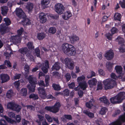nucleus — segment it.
I'll list each match as a JSON object with an SVG mask.
<instances>
[{
	"label": "nucleus",
	"mask_w": 125,
	"mask_h": 125,
	"mask_svg": "<svg viewBox=\"0 0 125 125\" xmlns=\"http://www.w3.org/2000/svg\"><path fill=\"white\" fill-rule=\"evenodd\" d=\"M62 50L64 53L69 56L75 55L76 54V49L72 45L67 43H64L62 46Z\"/></svg>",
	"instance_id": "nucleus-1"
},
{
	"label": "nucleus",
	"mask_w": 125,
	"mask_h": 125,
	"mask_svg": "<svg viewBox=\"0 0 125 125\" xmlns=\"http://www.w3.org/2000/svg\"><path fill=\"white\" fill-rule=\"evenodd\" d=\"M125 99V93L120 92L115 96L111 97L110 99L111 103L112 104H118L122 103Z\"/></svg>",
	"instance_id": "nucleus-2"
},
{
	"label": "nucleus",
	"mask_w": 125,
	"mask_h": 125,
	"mask_svg": "<svg viewBox=\"0 0 125 125\" xmlns=\"http://www.w3.org/2000/svg\"><path fill=\"white\" fill-rule=\"evenodd\" d=\"M103 83L104 85V88L106 90L111 89L117 86L116 81L111 78L104 80Z\"/></svg>",
	"instance_id": "nucleus-3"
},
{
	"label": "nucleus",
	"mask_w": 125,
	"mask_h": 125,
	"mask_svg": "<svg viewBox=\"0 0 125 125\" xmlns=\"http://www.w3.org/2000/svg\"><path fill=\"white\" fill-rule=\"evenodd\" d=\"M38 84L40 86H42L43 87V88L39 87L38 88V93L40 96L41 95L42 96V97L43 98H45L46 97L47 94L44 88L46 86V85L44 84V82L43 80H41L40 82Z\"/></svg>",
	"instance_id": "nucleus-4"
},
{
	"label": "nucleus",
	"mask_w": 125,
	"mask_h": 125,
	"mask_svg": "<svg viewBox=\"0 0 125 125\" xmlns=\"http://www.w3.org/2000/svg\"><path fill=\"white\" fill-rule=\"evenodd\" d=\"M61 106L60 103L59 102L56 103L52 107L46 106L45 109L47 111L56 113L59 111L60 107Z\"/></svg>",
	"instance_id": "nucleus-5"
},
{
	"label": "nucleus",
	"mask_w": 125,
	"mask_h": 125,
	"mask_svg": "<svg viewBox=\"0 0 125 125\" xmlns=\"http://www.w3.org/2000/svg\"><path fill=\"white\" fill-rule=\"evenodd\" d=\"M7 107L8 109H11L17 113L20 111L21 108L20 105L13 102H10L8 103L7 105Z\"/></svg>",
	"instance_id": "nucleus-6"
},
{
	"label": "nucleus",
	"mask_w": 125,
	"mask_h": 125,
	"mask_svg": "<svg viewBox=\"0 0 125 125\" xmlns=\"http://www.w3.org/2000/svg\"><path fill=\"white\" fill-rule=\"evenodd\" d=\"M55 11L59 15L62 14L65 10L64 7L63 5L60 3L55 5Z\"/></svg>",
	"instance_id": "nucleus-7"
},
{
	"label": "nucleus",
	"mask_w": 125,
	"mask_h": 125,
	"mask_svg": "<svg viewBox=\"0 0 125 125\" xmlns=\"http://www.w3.org/2000/svg\"><path fill=\"white\" fill-rule=\"evenodd\" d=\"M125 122V113L124 115L120 116L118 119L115 121L111 123V125H121L122 123Z\"/></svg>",
	"instance_id": "nucleus-8"
},
{
	"label": "nucleus",
	"mask_w": 125,
	"mask_h": 125,
	"mask_svg": "<svg viewBox=\"0 0 125 125\" xmlns=\"http://www.w3.org/2000/svg\"><path fill=\"white\" fill-rule=\"evenodd\" d=\"M9 30L8 26H5V24H1L0 25V37L7 33Z\"/></svg>",
	"instance_id": "nucleus-9"
},
{
	"label": "nucleus",
	"mask_w": 125,
	"mask_h": 125,
	"mask_svg": "<svg viewBox=\"0 0 125 125\" xmlns=\"http://www.w3.org/2000/svg\"><path fill=\"white\" fill-rule=\"evenodd\" d=\"M16 15L20 18H24L26 15L22 10L19 8H17L16 10Z\"/></svg>",
	"instance_id": "nucleus-10"
},
{
	"label": "nucleus",
	"mask_w": 125,
	"mask_h": 125,
	"mask_svg": "<svg viewBox=\"0 0 125 125\" xmlns=\"http://www.w3.org/2000/svg\"><path fill=\"white\" fill-rule=\"evenodd\" d=\"M65 64L67 67L70 69L73 70L74 66V62H71L70 59L68 58H66L64 59Z\"/></svg>",
	"instance_id": "nucleus-11"
},
{
	"label": "nucleus",
	"mask_w": 125,
	"mask_h": 125,
	"mask_svg": "<svg viewBox=\"0 0 125 125\" xmlns=\"http://www.w3.org/2000/svg\"><path fill=\"white\" fill-rule=\"evenodd\" d=\"M114 53L112 50L107 51L104 54V56L107 60H110L112 59L114 57Z\"/></svg>",
	"instance_id": "nucleus-12"
},
{
	"label": "nucleus",
	"mask_w": 125,
	"mask_h": 125,
	"mask_svg": "<svg viewBox=\"0 0 125 125\" xmlns=\"http://www.w3.org/2000/svg\"><path fill=\"white\" fill-rule=\"evenodd\" d=\"M0 78L2 83L8 82L10 79L9 76L7 74L2 73L0 75Z\"/></svg>",
	"instance_id": "nucleus-13"
},
{
	"label": "nucleus",
	"mask_w": 125,
	"mask_h": 125,
	"mask_svg": "<svg viewBox=\"0 0 125 125\" xmlns=\"http://www.w3.org/2000/svg\"><path fill=\"white\" fill-rule=\"evenodd\" d=\"M29 82L31 85H35L37 84V80L35 77L29 75L28 78Z\"/></svg>",
	"instance_id": "nucleus-14"
},
{
	"label": "nucleus",
	"mask_w": 125,
	"mask_h": 125,
	"mask_svg": "<svg viewBox=\"0 0 125 125\" xmlns=\"http://www.w3.org/2000/svg\"><path fill=\"white\" fill-rule=\"evenodd\" d=\"M11 39L13 42L18 43L21 42V38L20 36L18 35L11 36Z\"/></svg>",
	"instance_id": "nucleus-15"
},
{
	"label": "nucleus",
	"mask_w": 125,
	"mask_h": 125,
	"mask_svg": "<svg viewBox=\"0 0 125 125\" xmlns=\"http://www.w3.org/2000/svg\"><path fill=\"white\" fill-rule=\"evenodd\" d=\"M46 15L45 13L41 12L39 14V17L41 22L42 23H44L46 21Z\"/></svg>",
	"instance_id": "nucleus-16"
},
{
	"label": "nucleus",
	"mask_w": 125,
	"mask_h": 125,
	"mask_svg": "<svg viewBox=\"0 0 125 125\" xmlns=\"http://www.w3.org/2000/svg\"><path fill=\"white\" fill-rule=\"evenodd\" d=\"M72 14L70 11H66L63 14L62 18L63 19L67 20L72 16Z\"/></svg>",
	"instance_id": "nucleus-17"
},
{
	"label": "nucleus",
	"mask_w": 125,
	"mask_h": 125,
	"mask_svg": "<svg viewBox=\"0 0 125 125\" xmlns=\"http://www.w3.org/2000/svg\"><path fill=\"white\" fill-rule=\"evenodd\" d=\"M61 66L60 63L58 62H55L52 68V71H58L61 68Z\"/></svg>",
	"instance_id": "nucleus-18"
},
{
	"label": "nucleus",
	"mask_w": 125,
	"mask_h": 125,
	"mask_svg": "<svg viewBox=\"0 0 125 125\" xmlns=\"http://www.w3.org/2000/svg\"><path fill=\"white\" fill-rule=\"evenodd\" d=\"M71 43L73 44L79 40L78 37L75 35L71 36L69 37Z\"/></svg>",
	"instance_id": "nucleus-19"
},
{
	"label": "nucleus",
	"mask_w": 125,
	"mask_h": 125,
	"mask_svg": "<svg viewBox=\"0 0 125 125\" xmlns=\"http://www.w3.org/2000/svg\"><path fill=\"white\" fill-rule=\"evenodd\" d=\"M115 69L117 73L121 74L123 72V68L121 65H117L115 67Z\"/></svg>",
	"instance_id": "nucleus-20"
},
{
	"label": "nucleus",
	"mask_w": 125,
	"mask_h": 125,
	"mask_svg": "<svg viewBox=\"0 0 125 125\" xmlns=\"http://www.w3.org/2000/svg\"><path fill=\"white\" fill-rule=\"evenodd\" d=\"M26 17L27 16L25 17L24 18H22L23 20L22 21V22L24 26L29 25L31 24L30 20L28 18H27Z\"/></svg>",
	"instance_id": "nucleus-21"
},
{
	"label": "nucleus",
	"mask_w": 125,
	"mask_h": 125,
	"mask_svg": "<svg viewBox=\"0 0 125 125\" xmlns=\"http://www.w3.org/2000/svg\"><path fill=\"white\" fill-rule=\"evenodd\" d=\"M8 9L6 6H3L1 7V13L3 16H6L7 13Z\"/></svg>",
	"instance_id": "nucleus-22"
},
{
	"label": "nucleus",
	"mask_w": 125,
	"mask_h": 125,
	"mask_svg": "<svg viewBox=\"0 0 125 125\" xmlns=\"http://www.w3.org/2000/svg\"><path fill=\"white\" fill-rule=\"evenodd\" d=\"M20 93L21 96L26 97L27 95V88H22L20 90Z\"/></svg>",
	"instance_id": "nucleus-23"
},
{
	"label": "nucleus",
	"mask_w": 125,
	"mask_h": 125,
	"mask_svg": "<svg viewBox=\"0 0 125 125\" xmlns=\"http://www.w3.org/2000/svg\"><path fill=\"white\" fill-rule=\"evenodd\" d=\"M114 64L113 62H111L110 61L106 62V67L108 71H110L112 70Z\"/></svg>",
	"instance_id": "nucleus-24"
},
{
	"label": "nucleus",
	"mask_w": 125,
	"mask_h": 125,
	"mask_svg": "<svg viewBox=\"0 0 125 125\" xmlns=\"http://www.w3.org/2000/svg\"><path fill=\"white\" fill-rule=\"evenodd\" d=\"M81 89L84 90L86 88L87 85L85 81H83L79 83V85Z\"/></svg>",
	"instance_id": "nucleus-25"
},
{
	"label": "nucleus",
	"mask_w": 125,
	"mask_h": 125,
	"mask_svg": "<svg viewBox=\"0 0 125 125\" xmlns=\"http://www.w3.org/2000/svg\"><path fill=\"white\" fill-rule=\"evenodd\" d=\"M33 7V5L32 3H29L27 4L26 8V9L28 10L29 13H31Z\"/></svg>",
	"instance_id": "nucleus-26"
},
{
	"label": "nucleus",
	"mask_w": 125,
	"mask_h": 125,
	"mask_svg": "<svg viewBox=\"0 0 125 125\" xmlns=\"http://www.w3.org/2000/svg\"><path fill=\"white\" fill-rule=\"evenodd\" d=\"M97 81L95 78H93L92 79L89 80L88 83L90 85L94 86L96 85Z\"/></svg>",
	"instance_id": "nucleus-27"
},
{
	"label": "nucleus",
	"mask_w": 125,
	"mask_h": 125,
	"mask_svg": "<svg viewBox=\"0 0 125 125\" xmlns=\"http://www.w3.org/2000/svg\"><path fill=\"white\" fill-rule=\"evenodd\" d=\"M83 113L90 118H92L94 117V114L93 113L87 110H83Z\"/></svg>",
	"instance_id": "nucleus-28"
},
{
	"label": "nucleus",
	"mask_w": 125,
	"mask_h": 125,
	"mask_svg": "<svg viewBox=\"0 0 125 125\" xmlns=\"http://www.w3.org/2000/svg\"><path fill=\"white\" fill-rule=\"evenodd\" d=\"M100 100L102 102L106 104H109V103L107 98L105 96H103L102 97L100 98Z\"/></svg>",
	"instance_id": "nucleus-29"
},
{
	"label": "nucleus",
	"mask_w": 125,
	"mask_h": 125,
	"mask_svg": "<svg viewBox=\"0 0 125 125\" xmlns=\"http://www.w3.org/2000/svg\"><path fill=\"white\" fill-rule=\"evenodd\" d=\"M121 15L118 13H116L114 16V19L115 20H118L119 21H121Z\"/></svg>",
	"instance_id": "nucleus-30"
},
{
	"label": "nucleus",
	"mask_w": 125,
	"mask_h": 125,
	"mask_svg": "<svg viewBox=\"0 0 125 125\" xmlns=\"http://www.w3.org/2000/svg\"><path fill=\"white\" fill-rule=\"evenodd\" d=\"M14 93L13 90L11 89H10L8 91L6 94L7 97L10 99L14 95Z\"/></svg>",
	"instance_id": "nucleus-31"
},
{
	"label": "nucleus",
	"mask_w": 125,
	"mask_h": 125,
	"mask_svg": "<svg viewBox=\"0 0 125 125\" xmlns=\"http://www.w3.org/2000/svg\"><path fill=\"white\" fill-rule=\"evenodd\" d=\"M45 36V34L44 33H38L37 35V38L38 39L41 40L43 39Z\"/></svg>",
	"instance_id": "nucleus-32"
},
{
	"label": "nucleus",
	"mask_w": 125,
	"mask_h": 125,
	"mask_svg": "<svg viewBox=\"0 0 125 125\" xmlns=\"http://www.w3.org/2000/svg\"><path fill=\"white\" fill-rule=\"evenodd\" d=\"M28 51V49L26 47L20 48L19 50V52L22 54H26L27 53Z\"/></svg>",
	"instance_id": "nucleus-33"
},
{
	"label": "nucleus",
	"mask_w": 125,
	"mask_h": 125,
	"mask_svg": "<svg viewBox=\"0 0 125 125\" xmlns=\"http://www.w3.org/2000/svg\"><path fill=\"white\" fill-rule=\"evenodd\" d=\"M35 85H30V84L28 85L27 86V88L29 89L30 92H34L36 87Z\"/></svg>",
	"instance_id": "nucleus-34"
},
{
	"label": "nucleus",
	"mask_w": 125,
	"mask_h": 125,
	"mask_svg": "<svg viewBox=\"0 0 125 125\" xmlns=\"http://www.w3.org/2000/svg\"><path fill=\"white\" fill-rule=\"evenodd\" d=\"M52 86L53 88L55 90L58 91L61 90V86H60L59 84L53 83Z\"/></svg>",
	"instance_id": "nucleus-35"
},
{
	"label": "nucleus",
	"mask_w": 125,
	"mask_h": 125,
	"mask_svg": "<svg viewBox=\"0 0 125 125\" xmlns=\"http://www.w3.org/2000/svg\"><path fill=\"white\" fill-rule=\"evenodd\" d=\"M5 118L8 123L11 124H13L16 123V122L14 120L9 118L7 116H5Z\"/></svg>",
	"instance_id": "nucleus-36"
},
{
	"label": "nucleus",
	"mask_w": 125,
	"mask_h": 125,
	"mask_svg": "<svg viewBox=\"0 0 125 125\" xmlns=\"http://www.w3.org/2000/svg\"><path fill=\"white\" fill-rule=\"evenodd\" d=\"M4 21L5 23H2V24H5V26H8L10 25L11 23V22L10 20L8 18H5L4 19Z\"/></svg>",
	"instance_id": "nucleus-37"
},
{
	"label": "nucleus",
	"mask_w": 125,
	"mask_h": 125,
	"mask_svg": "<svg viewBox=\"0 0 125 125\" xmlns=\"http://www.w3.org/2000/svg\"><path fill=\"white\" fill-rule=\"evenodd\" d=\"M27 46L28 49L30 50L34 49V47L32 42H29L27 44Z\"/></svg>",
	"instance_id": "nucleus-38"
},
{
	"label": "nucleus",
	"mask_w": 125,
	"mask_h": 125,
	"mask_svg": "<svg viewBox=\"0 0 125 125\" xmlns=\"http://www.w3.org/2000/svg\"><path fill=\"white\" fill-rule=\"evenodd\" d=\"M85 79V76L82 75L81 76L78 77L77 79V80L79 83L80 82H82L83 81H85L84 80Z\"/></svg>",
	"instance_id": "nucleus-39"
},
{
	"label": "nucleus",
	"mask_w": 125,
	"mask_h": 125,
	"mask_svg": "<svg viewBox=\"0 0 125 125\" xmlns=\"http://www.w3.org/2000/svg\"><path fill=\"white\" fill-rule=\"evenodd\" d=\"M29 97L30 99H32L34 100H36L38 99V95L34 94H31L29 95Z\"/></svg>",
	"instance_id": "nucleus-40"
},
{
	"label": "nucleus",
	"mask_w": 125,
	"mask_h": 125,
	"mask_svg": "<svg viewBox=\"0 0 125 125\" xmlns=\"http://www.w3.org/2000/svg\"><path fill=\"white\" fill-rule=\"evenodd\" d=\"M34 51L35 55L36 56L40 58V50L39 47H38L36 48L34 50Z\"/></svg>",
	"instance_id": "nucleus-41"
},
{
	"label": "nucleus",
	"mask_w": 125,
	"mask_h": 125,
	"mask_svg": "<svg viewBox=\"0 0 125 125\" xmlns=\"http://www.w3.org/2000/svg\"><path fill=\"white\" fill-rule=\"evenodd\" d=\"M108 109L105 107H103L102 108L100 111V112L101 115H102L105 114L106 112Z\"/></svg>",
	"instance_id": "nucleus-42"
},
{
	"label": "nucleus",
	"mask_w": 125,
	"mask_h": 125,
	"mask_svg": "<svg viewBox=\"0 0 125 125\" xmlns=\"http://www.w3.org/2000/svg\"><path fill=\"white\" fill-rule=\"evenodd\" d=\"M24 69L25 71V74L28 75L29 73L30 69V67L28 65H26L25 66Z\"/></svg>",
	"instance_id": "nucleus-43"
},
{
	"label": "nucleus",
	"mask_w": 125,
	"mask_h": 125,
	"mask_svg": "<svg viewBox=\"0 0 125 125\" xmlns=\"http://www.w3.org/2000/svg\"><path fill=\"white\" fill-rule=\"evenodd\" d=\"M14 84L15 88L17 89L18 91L20 90V82L19 80L15 82L14 83Z\"/></svg>",
	"instance_id": "nucleus-44"
},
{
	"label": "nucleus",
	"mask_w": 125,
	"mask_h": 125,
	"mask_svg": "<svg viewBox=\"0 0 125 125\" xmlns=\"http://www.w3.org/2000/svg\"><path fill=\"white\" fill-rule=\"evenodd\" d=\"M86 107L89 108L91 109L93 105L92 102L91 100L87 102L85 104Z\"/></svg>",
	"instance_id": "nucleus-45"
},
{
	"label": "nucleus",
	"mask_w": 125,
	"mask_h": 125,
	"mask_svg": "<svg viewBox=\"0 0 125 125\" xmlns=\"http://www.w3.org/2000/svg\"><path fill=\"white\" fill-rule=\"evenodd\" d=\"M37 116H38V118L39 119V121L38 122V123H40L41 124V121H43L44 120V118L43 116H42L41 115L38 114Z\"/></svg>",
	"instance_id": "nucleus-46"
},
{
	"label": "nucleus",
	"mask_w": 125,
	"mask_h": 125,
	"mask_svg": "<svg viewBox=\"0 0 125 125\" xmlns=\"http://www.w3.org/2000/svg\"><path fill=\"white\" fill-rule=\"evenodd\" d=\"M56 29L55 27H50L49 30V33L52 34H54L56 32Z\"/></svg>",
	"instance_id": "nucleus-47"
},
{
	"label": "nucleus",
	"mask_w": 125,
	"mask_h": 125,
	"mask_svg": "<svg viewBox=\"0 0 125 125\" xmlns=\"http://www.w3.org/2000/svg\"><path fill=\"white\" fill-rule=\"evenodd\" d=\"M120 39V40H119L118 41V44H120V45H125L124 44V41L123 39H120V37H118L116 40H117V39Z\"/></svg>",
	"instance_id": "nucleus-48"
},
{
	"label": "nucleus",
	"mask_w": 125,
	"mask_h": 125,
	"mask_svg": "<svg viewBox=\"0 0 125 125\" xmlns=\"http://www.w3.org/2000/svg\"><path fill=\"white\" fill-rule=\"evenodd\" d=\"M119 50L120 52L124 53L125 52V45H120V47L119 48Z\"/></svg>",
	"instance_id": "nucleus-49"
},
{
	"label": "nucleus",
	"mask_w": 125,
	"mask_h": 125,
	"mask_svg": "<svg viewBox=\"0 0 125 125\" xmlns=\"http://www.w3.org/2000/svg\"><path fill=\"white\" fill-rule=\"evenodd\" d=\"M45 117L48 121L49 122H52V117L48 114L45 115Z\"/></svg>",
	"instance_id": "nucleus-50"
},
{
	"label": "nucleus",
	"mask_w": 125,
	"mask_h": 125,
	"mask_svg": "<svg viewBox=\"0 0 125 125\" xmlns=\"http://www.w3.org/2000/svg\"><path fill=\"white\" fill-rule=\"evenodd\" d=\"M66 82H68L70 79L71 77L70 73H67L65 75Z\"/></svg>",
	"instance_id": "nucleus-51"
},
{
	"label": "nucleus",
	"mask_w": 125,
	"mask_h": 125,
	"mask_svg": "<svg viewBox=\"0 0 125 125\" xmlns=\"http://www.w3.org/2000/svg\"><path fill=\"white\" fill-rule=\"evenodd\" d=\"M113 35V34L112 33L111 34L110 33H108L106 34L105 36L108 40H111L112 38V36Z\"/></svg>",
	"instance_id": "nucleus-52"
},
{
	"label": "nucleus",
	"mask_w": 125,
	"mask_h": 125,
	"mask_svg": "<svg viewBox=\"0 0 125 125\" xmlns=\"http://www.w3.org/2000/svg\"><path fill=\"white\" fill-rule=\"evenodd\" d=\"M119 4L121 7L124 8H125V0H122L119 2Z\"/></svg>",
	"instance_id": "nucleus-53"
},
{
	"label": "nucleus",
	"mask_w": 125,
	"mask_h": 125,
	"mask_svg": "<svg viewBox=\"0 0 125 125\" xmlns=\"http://www.w3.org/2000/svg\"><path fill=\"white\" fill-rule=\"evenodd\" d=\"M64 95L66 96H68L69 95L70 91L68 89H65L63 91Z\"/></svg>",
	"instance_id": "nucleus-54"
},
{
	"label": "nucleus",
	"mask_w": 125,
	"mask_h": 125,
	"mask_svg": "<svg viewBox=\"0 0 125 125\" xmlns=\"http://www.w3.org/2000/svg\"><path fill=\"white\" fill-rule=\"evenodd\" d=\"M50 0H43L41 1L42 5H48L50 3Z\"/></svg>",
	"instance_id": "nucleus-55"
},
{
	"label": "nucleus",
	"mask_w": 125,
	"mask_h": 125,
	"mask_svg": "<svg viewBox=\"0 0 125 125\" xmlns=\"http://www.w3.org/2000/svg\"><path fill=\"white\" fill-rule=\"evenodd\" d=\"M111 33L114 34L115 33L117 32L118 31V29L116 27H113L111 30Z\"/></svg>",
	"instance_id": "nucleus-56"
},
{
	"label": "nucleus",
	"mask_w": 125,
	"mask_h": 125,
	"mask_svg": "<svg viewBox=\"0 0 125 125\" xmlns=\"http://www.w3.org/2000/svg\"><path fill=\"white\" fill-rule=\"evenodd\" d=\"M48 68L45 66H43L42 67L41 69L43 72L46 74L48 72Z\"/></svg>",
	"instance_id": "nucleus-57"
},
{
	"label": "nucleus",
	"mask_w": 125,
	"mask_h": 125,
	"mask_svg": "<svg viewBox=\"0 0 125 125\" xmlns=\"http://www.w3.org/2000/svg\"><path fill=\"white\" fill-rule=\"evenodd\" d=\"M24 31L22 27H21L20 29L19 30L17 31V33L18 34V35L19 36L21 35L22 33Z\"/></svg>",
	"instance_id": "nucleus-58"
},
{
	"label": "nucleus",
	"mask_w": 125,
	"mask_h": 125,
	"mask_svg": "<svg viewBox=\"0 0 125 125\" xmlns=\"http://www.w3.org/2000/svg\"><path fill=\"white\" fill-rule=\"evenodd\" d=\"M15 114L12 112H9V116L11 118H15Z\"/></svg>",
	"instance_id": "nucleus-59"
},
{
	"label": "nucleus",
	"mask_w": 125,
	"mask_h": 125,
	"mask_svg": "<svg viewBox=\"0 0 125 125\" xmlns=\"http://www.w3.org/2000/svg\"><path fill=\"white\" fill-rule=\"evenodd\" d=\"M91 76L89 75L87 76V78H92L93 77H94L96 76V74L93 71L91 72Z\"/></svg>",
	"instance_id": "nucleus-60"
},
{
	"label": "nucleus",
	"mask_w": 125,
	"mask_h": 125,
	"mask_svg": "<svg viewBox=\"0 0 125 125\" xmlns=\"http://www.w3.org/2000/svg\"><path fill=\"white\" fill-rule=\"evenodd\" d=\"M0 125H7V123L4 119H1L0 120Z\"/></svg>",
	"instance_id": "nucleus-61"
},
{
	"label": "nucleus",
	"mask_w": 125,
	"mask_h": 125,
	"mask_svg": "<svg viewBox=\"0 0 125 125\" xmlns=\"http://www.w3.org/2000/svg\"><path fill=\"white\" fill-rule=\"evenodd\" d=\"M103 87L101 83H98L97 84V87L96 89L97 90H101L102 89Z\"/></svg>",
	"instance_id": "nucleus-62"
},
{
	"label": "nucleus",
	"mask_w": 125,
	"mask_h": 125,
	"mask_svg": "<svg viewBox=\"0 0 125 125\" xmlns=\"http://www.w3.org/2000/svg\"><path fill=\"white\" fill-rule=\"evenodd\" d=\"M16 120L17 122L18 123H20L21 120V116L19 115H17L16 117H15Z\"/></svg>",
	"instance_id": "nucleus-63"
},
{
	"label": "nucleus",
	"mask_w": 125,
	"mask_h": 125,
	"mask_svg": "<svg viewBox=\"0 0 125 125\" xmlns=\"http://www.w3.org/2000/svg\"><path fill=\"white\" fill-rule=\"evenodd\" d=\"M64 117L65 119L68 120H71L72 119V117L71 115H64Z\"/></svg>",
	"instance_id": "nucleus-64"
}]
</instances>
